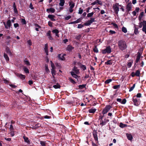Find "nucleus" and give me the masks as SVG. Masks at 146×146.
<instances>
[{
	"label": "nucleus",
	"instance_id": "obj_1",
	"mask_svg": "<svg viewBox=\"0 0 146 146\" xmlns=\"http://www.w3.org/2000/svg\"><path fill=\"white\" fill-rule=\"evenodd\" d=\"M118 46L119 48L123 51L125 50L127 48V45L126 42L123 40H121L118 41Z\"/></svg>",
	"mask_w": 146,
	"mask_h": 146
},
{
	"label": "nucleus",
	"instance_id": "obj_2",
	"mask_svg": "<svg viewBox=\"0 0 146 146\" xmlns=\"http://www.w3.org/2000/svg\"><path fill=\"white\" fill-rule=\"evenodd\" d=\"M112 108V106L110 105H106L102 111L103 114L105 115Z\"/></svg>",
	"mask_w": 146,
	"mask_h": 146
},
{
	"label": "nucleus",
	"instance_id": "obj_3",
	"mask_svg": "<svg viewBox=\"0 0 146 146\" xmlns=\"http://www.w3.org/2000/svg\"><path fill=\"white\" fill-rule=\"evenodd\" d=\"M139 100H138L137 98L135 96H134L132 98V101L134 105L136 106H138L140 104V103L139 102Z\"/></svg>",
	"mask_w": 146,
	"mask_h": 146
},
{
	"label": "nucleus",
	"instance_id": "obj_4",
	"mask_svg": "<svg viewBox=\"0 0 146 146\" xmlns=\"http://www.w3.org/2000/svg\"><path fill=\"white\" fill-rule=\"evenodd\" d=\"M111 47L110 46H107L105 49L102 50V53L104 54L106 53L110 54L111 53Z\"/></svg>",
	"mask_w": 146,
	"mask_h": 146
},
{
	"label": "nucleus",
	"instance_id": "obj_5",
	"mask_svg": "<svg viewBox=\"0 0 146 146\" xmlns=\"http://www.w3.org/2000/svg\"><path fill=\"white\" fill-rule=\"evenodd\" d=\"M3 24L5 28L6 29H10V27L12 25L11 23V21L10 20H9L7 21L6 25L5 22L3 23Z\"/></svg>",
	"mask_w": 146,
	"mask_h": 146
},
{
	"label": "nucleus",
	"instance_id": "obj_6",
	"mask_svg": "<svg viewBox=\"0 0 146 146\" xmlns=\"http://www.w3.org/2000/svg\"><path fill=\"white\" fill-rule=\"evenodd\" d=\"M93 135L94 138L96 141V143L98 142V135L97 132L96 131H93Z\"/></svg>",
	"mask_w": 146,
	"mask_h": 146
},
{
	"label": "nucleus",
	"instance_id": "obj_7",
	"mask_svg": "<svg viewBox=\"0 0 146 146\" xmlns=\"http://www.w3.org/2000/svg\"><path fill=\"white\" fill-rule=\"evenodd\" d=\"M46 36L48 37V38L50 40H53V38L52 37L51 34V32L50 30L48 31L46 34Z\"/></svg>",
	"mask_w": 146,
	"mask_h": 146
},
{
	"label": "nucleus",
	"instance_id": "obj_8",
	"mask_svg": "<svg viewBox=\"0 0 146 146\" xmlns=\"http://www.w3.org/2000/svg\"><path fill=\"white\" fill-rule=\"evenodd\" d=\"M114 12L116 14H117L119 11V8L116 5H115L113 6Z\"/></svg>",
	"mask_w": 146,
	"mask_h": 146
},
{
	"label": "nucleus",
	"instance_id": "obj_9",
	"mask_svg": "<svg viewBox=\"0 0 146 146\" xmlns=\"http://www.w3.org/2000/svg\"><path fill=\"white\" fill-rule=\"evenodd\" d=\"M98 4L102 5V2L101 1H99V0H96L95 1L92 3V5H93Z\"/></svg>",
	"mask_w": 146,
	"mask_h": 146
},
{
	"label": "nucleus",
	"instance_id": "obj_10",
	"mask_svg": "<svg viewBox=\"0 0 146 146\" xmlns=\"http://www.w3.org/2000/svg\"><path fill=\"white\" fill-rule=\"evenodd\" d=\"M131 3V2L129 3L126 6V9L128 11H129L131 10L132 8Z\"/></svg>",
	"mask_w": 146,
	"mask_h": 146
},
{
	"label": "nucleus",
	"instance_id": "obj_11",
	"mask_svg": "<svg viewBox=\"0 0 146 146\" xmlns=\"http://www.w3.org/2000/svg\"><path fill=\"white\" fill-rule=\"evenodd\" d=\"M55 16L52 15H48V17L52 21H55L56 20L54 19Z\"/></svg>",
	"mask_w": 146,
	"mask_h": 146
},
{
	"label": "nucleus",
	"instance_id": "obj_12",
	"mask_svg": "<svg viewBox=\"0 0 146 146\" xmlns=\"http://www.w3.org/2000/svg\"><path fill=\"white\" fill-rule=\"evenodd\" d=\"M52 32L53 33L55 34L56 36L58 37H59V36L58 34L59 31L57 29H54L52 31Z\"/></svg>",
	"mask_w": 146,
	"mask_h": 146
},
{
	"label": "nucleus",
	"instance_id": "obj_13",
	"mask_svg": "<svg viewBox=\"0 0 146 146\" xmlns=\"http://www.w3.org/2000/svg\"><path fill=\"white\" fill-rule=\"evenodd\" d=\"M109 121L108 119L106 120V121H103V120L100 121V125L102 126H103L106 124V123Z\"/></svg>",
	"mask_w": 146,
	"mask_h": 146
},
{
	"label": "nucleus",
	"instance_id": "obj_14",
	"mask_svg": "<svg viewBox=\"0 0 146 146\" xmlns=\"http://www.w3.org/2000/svg\"><path fill=\"white\" fill-rule=\"evenodd\" d=\"M17 76L22 80H24L26 77V76L25 75H23L21 74H17Z\"/></svg>",
	"mask_w": 146,
	"mask_h": 146
},
{
	"label": "nucleus",
	"instance_id": "obj_15",
	"mask_svg": "<svg viewBox=\"0 0 146 146\" xmlns=\"http://www.w3.org/2000/svg\"><path fill=\"white\" fill-rule=\"evenodd\" d=\"M55 9L52 7H50L49 9H46V11L48 13H49V12H50L51 13H53L55 12Z\"/></svg>",
	"mask_w": 146,
	"mask_h": 146
},
{
	"label": "nucleus",
	"instance_id": "obj_16",
	"mask_svg": "<svg viewBox=\"0 0 146 146\" xmlns=\"http://www.w3.org/2000/svg\"><path fill=\"white\" fill-rule=\"evenodd\" d=\"M23 137L24 140L25 142H26L29 144H30V142L29 139V138L28 137H26L25 136H24Z\"/></svg>",
	"mask_w": 146,
	"mask_h": 146
},
{
	"label": "nucleus",
	"instance_id": "obj_17",
	"mask_svg": "<svg viewBox=\"0 0 146 146\" xmlns=\"http://www.w3.org/2000/svg\"><path fill=\"white\" fill-rule=\"evenodd\" d=\"M81 19H80V18H79L78 19H77L76 21H72V22H71L70 23H69V24H76L78 23L79 22H80L81 21Z\"/></svg>",
	"mask_w": 146,
	"mask_h": 146
},
{
	"label": "nucleus",
	"instance_id": "obj_18",
	"mask_svg": "<svg viewBox=\"0 0 146 146\" xmlns=\"http://www.w3.org/2000/svg\"><path fill=\"white\" fill-rule=\"evenodd\" d=\"M126 136L127 138L129 140L131 141L133 139V137L132 135L128 133H126Z\"/></svg>",
	"mask_w": 146,
	"mask_h": 146
},
{
	"label": "nucleus",
	"instance_id": "obj_19",
	"mask_svg": "<svg viewBox=\"0 0 146 146\" xmlns=\"http://www.w3.org/2000/svg\"><path fill=\"white\" fill-rule=\"evenodd\" d=\"M6 51L8 54H9V55H12V53L9 48L8 46H7L6 48Z\"/></svg>",
	"mask_w": 146,
	"mask_h": 146
},
{
	"label": "nucleus",
	"instance_id": "obj_20",
	"mask_svg": "<svg viewBox=\"0 0 146 146\" xmlns=\"http://www.w3.org/2000/svg\"><path fill=\"white\" fill-rule=\"evenodd\" d=\"M66 55L65 54H64L63 55H61V54H59L58 56V58L60 60H64L65 59V58L64 57V56Z\"/></svg>",
	"mask_w": 146,
	"mask_h": 146
},
{
	"label": "nucleus",
	"instance_id": "obj_21",
	"mask_svg": "<svg viewBox=\"0 0 146 146\" xmlns=\"http://www.w3.org/2000/svg\"><path fill=\"white\" fill-rule=\"evenodd\" d=\"M69 5L70 6V9H73L75 3L72 1L69 2Z\"/></svg>",
	"mask_w": 146,
	"mask_h": 146
},
{
	"label": "nucleus",
	"instance_id": "obj_22",
	"mask_svg": "<svg viewBox=\"0 0 146 146\" xmlns=\"http://www.w3.org/2000/svg\"><path fill=\"white\" fill-rule=\"evenodd\" d=\"M144 12H142L140 13L138 17V19L139 21H141L142 18L143 16Z\"/></svg>",
	"mask_w": 146,
	"mask_h": 146
},
{
	"label": "nucleus",
	"instance_id": "obj_23",
	"mask_svg": "<svg viewBox=\"0 0 146 146\" xmlns=\"http://www.w3.org/2000/svg\"><path fill=\"white\" fill-rule=\"evenodd\" d=\"M91 23V18H90V20H88L87 22L84 23V25L85 26H89L90 25Z\"/></svg>",
	"mask_w": 146,
	"mask_h": 146
},
{
	"label": "nucleus",
	"instance_id": "obj_24",
	"mask_svg": "<svg viewBox=\"0 0 146 146\" xmlns=\"http://www.w3.org/2000/svg\"><path fill=\"white\" fill-rule=\"evenodd\" d=\"M60 1L59 5L61 7L63 6L65 2V0H60Z\"/></svg>",
	"mask_w": 146,
	"mask_h": 146
},
{
	"label": "nucleus",
	"instance_id": "obj_25",
	"mask_svg": "<svg viewBox=\"0 0 146 146\" xmlns=\"http://www.w3.org/2000/svg\"><path fill=\"white\" fill-rule=\"evenodd\" d=\"M23 69L25 73L27 74L29 73V70L25 66H24L23 67Z\"/></svg>",
	"mask_w": 146,
	"mask_h": 146
},
{
	"label": "nucleus",
	"instance_id": "obj_26",
	"mask_svg": "<svg viewBox=\"0 0 146 146\" xmlns=\"http://www.w3.org/2000/svg\"><path fill=\"white\" fill-rule=\"evenodd\" d=\"M53 87L55 89L60 88L61 87L60 85L58 83H56V85H53Z\"/></svg>",
	"mask_w": 146,
	"mask_h": 146
},
{
	"label": "nucleus",
	"instance_id": "obj_27",
	"mask_svg": "<svg viewBox=\"0 0 146 146\" xmlns=\"http://www.w3.org/2000/svg\"><path fill=\"white\" fill-rule=\"evenodd\" d=\"M74 47H72V46L68 45V46L67 48V50L68 51L70 52L73 49H74Z\"/></svg>",
	"mask_w": 146,
	"mask_h": 146
},
{
	"label": "nucleus",
	"instance_id": "obj_28",
	"mask_svg": "<svg viewBox=\"0 0 146 146\" xmlns=\"http://www.w3.org/2000/svg\"><path fill=\"white\" fill-rule=\"evenodd\" d=\"M97 45H95L94 46V47L93 48V50L94 52L96 53H98V48H97Z\"/></svg>",
	"mask_w": 146,
	"mask_h": 146
},
{
	"label": "nucleus",
	"instance_id": "obj_29",
	"mask_svg": "<svg viewBox=\"0 0 146 146\" xmlns=\"http://www.w3.org/2000/svg\"><path fill=\"white\" fill-rule=\"evenodd\" d=\"M80 68H81L82 70H84L86 69V66L80 64Z\"/></svg>",
	"mask_w": 146,
	"mask_h": 146
},
{
	"label": "nucleus",
	"instance_id": "obj_30",
	"mask_svg": "<svg viewBox=\"0 0 146 146\" xmlns=\"http://www.w3.org/2000/svg\"><path fill=\"white\" fill-rule=\"evenodd\" d=\"M127 124H123L122 123H120L119 124V126L120 127L123 128L127 127Z\"/></svg>",
	"mask_w": 146,
	"mask_h": 146
},
{
	"label": "nucleus",
	"instance_id": "obj_31",
	"mask_svg": "<svg viewBox=\"0 0 146 146\" xmlns=\"http://www.w3.org/2000/svg\"><path fill=\"white\" fill-rule=\"evenodd\" d=\"M86 86L85 84L80 85L78 86V88L80 89H82L84 88Z\"/></svg>",
	"mask_w": 146,
	"mask_h": 146
},
{
	"label": "nucleus",
	"instance_id": "obj_32",
	"mask_svg": "<svg viewBox=\"0 0 146 146\" xmlns=\"http://www.w3.org/2000/svg\"><path fill=\"white\" fill-rule=\"evenodd\" d=\"M82 37V35H79L78 36H76L75 37V39L77 40H80V38Z\"/></svg>",
	"mask_w": 146,
	"mask_h": 146
},
{
	"label": "nucleus",
	"instance_id": "obj_33",
	"mask_svg": "<svg viewBox=\"0 0 146 146\" xmlns=\"http://www.w3.org/2000/svg\"><path fill=\"white\" fill-rule=\"evenodd\" d=\"M73 70L75 72L76 74H78L79 72V70L77 68L74 66L73 69Z\"/></svg>",
	"mask_w": 146,
	"mask_h": 146
},
{
	"label": "nucleus",
	"instance_id": "obj_34",
	"mask_svg": "<svg viewBox=\"0 0 146 146\" xmlns=\"http://www.w3.org/2000/svg\"><path fill=\"white\" fill-rule=\"evenodd\" d=\"M4 56L7 61H9V58L7 54L4 53Z\"/></svg>",
	"mask_w": 146,
	"mask_h": 146
},
{
	"label": "nucleus",
	"instance_id": "obj_35",
	"mask_svg": "<svg viewBox=\"0 0 146 146\" xmlns=\"http://www.w3.org/2000/svg\"><path fill=\"white\" fill-rule=\"evenodd\" d=\"M135 73V75H136V76H139L140 74V71L139 70H137L136 71Z\"/></svg>",
	"mask_w": 146,
	"mask_h": 146
},
{
	"label": "nucleus",
	"instance_id": "obj_36",
	"mask_svg": "<svg viewBox=\"0 0 146 146\" xmlns=\"http://www.w3.org/2000/svg\"><path fill=\"white\" fill-rule=\"evenodd\" d=\"M20 20L21 23L23 25L26 24V21L25 19H21Z\"/></svg>",
	"mask_w": 146,
	"mask_h": 146
},
{
	"label": "nucleus",
	"instance_id": "obj_37",
	"mask_svg": "<svg viewBox=\"0 0 146 146\" xmlns=\"http://www.w3.org/2000/svg\"><path fill=\"white\" fill-rule=\"evenodd\" d=\"M139 33V32L138 30V28L135 27L134 30V33L135 34L137 35Z\"/></svg>",
	"mask_w": 146,
	"mask_h": 146
},
{
	"label": "nucleus",
	"instance_id": "obj_38",
	"mask_svg": "<svg viewBox=\"0 0 146 146\" xmlns=\"http://www.w3.org/2000/svg\"><path fill=\"white\" fill-rule=\"evenodd\" d=\"M143 27L142 29H144L146 28V21H143Z\"/></svg>",
	"mask_w": 146,
	"mask_h": 146
},
{
	"label": "nucleus",
	"instance_id": "obj_39",
	"mask_svg": "<svg viewBox=\"0 0 146 146\" xmlns=\"http://www.w3.org/2000/svg\"><path fill=\"white\" fill-rule=\"evenodd\" d=\"M111 61H112L111 60H109L106 62L105 64L107 65H111L112 64V62H111Z\"/></svg>",
	"mask_w": 146,
	"mask_h": 146
},
{
	"label": "nucleus",
	"instance_id": "obj_40",
	"mask_svg": "<svg viewBox=\"0 0 146 146\" xmlns=\"http://www.w3.org/2000/svg\"><path fill=\"white\" fill-rule=\"evenodd\" d=\"M122 31L125 33H126L127 32V30L126 28L124 27H122Z\"/></svg>",
	"mask_w": 146,
	"mask_h": 146
},
{
	"label": "nucleus",
	"instance_id": "obj_41",
	"mask_svg": "<svg viewBox=\"0 0 146 146\" xmlns=\"http://www.w3.org/2000/svg\"><path fill=\"white\" fill-rule=\"evenodd\" d=\"M40 144L42 146H46V141H40Z\"/></svg>",
	"mask_w": 146,
	"mask_h": 146
},
{
	"label": "nucleus",
	"instance_id": "obj_42",
	"mask_svg": "<svg viewBox=\"0 0 146 146\" xmlns=\"http://www.w3.org/2000/svg\"><path fill=\"white\" fill-rule=\"evenodd\" d=\"M40 126V125L39 123H37L35 125V126L33 127V129H35L39 127Z\"/></svg>",
	"mask_w": 146,
	"mask_h": 146
},
{
	"label": "nucleus",
	"instance_id": "obj_43",
	"mask_svg": "<svg viewBox=\"0 0 146 146\" xmlns=\"http://www.w3.org/2000/svg\"><path fill=\"white\" fill-rule=\"evenodd\" d=\"M48 44H45V47H44V50L45 52L48 51Z\"/></svg>",
	"mask_w": 146,
	"mask_h": 146
},
{
	"label": "nucleus",
	"instance_id": "obj_44",
	"mask_svg": "<svg viewBox=\"0 0 146 146\" xmlns=\"http://www.w3.org/2000/svg\"><path fill=\"white\" fill-rule=\"evenodd\" d=\"M142 53V52H140V50H139V52L137 53V56L139 57H141V56Z\"/></svg>",
	"mask_w": 146,
	"mask_h": 146
},
{
	"label": "nucleus",
	"instance_id": "obj_45",
	"mask_svg": "<svg viewBox=\"0 0 146 146\" xmlns=\"http://www.w3.org/2000/svg\"><path fill=\"white\" fill-rule=\"evenodd\" d=\"M24 62L27 66H29L31 65V64L28 60H24Z\"/></svg>",
	"mask_w": 146,
	"mask_h": 146
},
{
	"label": "nucleus",
	"instance_id": "obj_46",
	"mask_svg": "<svg viewBox=\"0 0 146 146\" xmlns=\"http://www.w3.org/2000/svg\"><path fill=\"white\" fill-rule=\"evenodd\" d=\"M111 79H108L106 80L105 82V84H108L110 82H111L112 81Z\"/></svg>",
	"mask_w": 146,
	"mask_h": 146
},
{
	"label": "nucleus",
	"instance_id": "obj_47",
	"mask_svg": "<svg viewBox=\"0 0 146 146\" xmlns=\"http://www.w3.org/2000/svg\"><path fill=\"white\" fill-rule=\"evenodd\" d=\"M51 73L53 76L55 75L56 74V71L55 70V69H51Z\"/></svg>",
	"mask_w": 146,
	"mask_h": 146
},
{
	"label": "nucleus",
	"instance_id": "obj_48",
	"mask_svg": "<svg viewBox=\"0 0 146 146\" xmlns=\"http://www.w3.org/2000/svg\"><path fill=\"white\" fill-rule=\"evenodd\" d=\"M135 84H133V86L131 87L129 90V92H130L132 91L134 88H135Z\"/></svg>",
	"mask_w": 146,
	"mask_h": 146
},
{
	"label": "nucleus",
	"instance_id": "obj_49",
	"mask_svg": "<svg viewBox=\"0 0 146 146\" xmlns=\"http://www.w3.org/2000/svg\"><path fill=\"white\" fill-rule=\"evenodd\" d=\"M120 87V85H117L113 86V87L114 89H116L118 88H119Z\"/></svg>",
	"mask_w": 146,
	"mask_h": 146
},
{
	"label": "nucleus",
	"instance_id": "obj_50",
	"mask_svg": "<svg viewBox=\"0 0 146 146\" xmlns=\"http://www.w3.org/2000/svg\"><path fill=\"white\" fill-rule=\"evenodd\" d=\"M140 58L139 57L137 56V58L136 59V60L135 61V65L136 64V63H137L139 61V60L140 59Z\"/></svg>",
	"mask_w": 146,
	"mask_h": 146
},
{
	"label": "nucleus",
	"instance_id": "obj_51",
	"mask_svg": "<svg viewBox=\"0 0 146 146\" xmlns=\"http://www.w3.org/2000/svg\"><path fill=\"white\" fill-rule=\"evenodd\" d=\"M104 115H103H103H101L99 117V119L100 120V121L103 120V117H104Z\"/></svg>",
	"mask_w": 146,
	"mask_h": 146
},
{
	"label": "nucleus",
	"instance_id": "obj_52",
	"mask_svg": "<svg viewBox=\"0 0 146 146\" xmlns=\"http://www.w3.org/2000/svg\"><path fill=\"white\" fill-rule=\"evenodd\" d=\"M71 18V16L69 15L65 18V20H68Z\"/></svg>",
	"mask_w": 146,
	"mask_h": 146
},
{
	"label": "nucleus",
	"instance_id": "obj_53",
	"mask_svg": "<svg viewBox=\"0 0 146 146\" xmlns=\"http://www.w3.org/2000/svg\"><path fill=\"white\" fill-rule=\"evenodd\" d=\"M51 66L52 67V69H55V67L52 61H51Z\"/></svg>",
	"mask_w": 146,
	"mask_h": 146
},
{
	"label": "nucleus",
	"instance_id": "obj_54",
	"mask_svg": "<svg viewBox=\"0 0 146 146\" xmlns=\"http://www.w3.org/2000/svg\"><path fill=\"white\" fill-rule=\"evenodd\" d=\"M126 102V100L125 98L123 99L122 101H121V103L123 104H125Z\"/></svg>",
	"mask_w": 146,
	"mask_h": 146
},
{
	"label": "nucleus",
	"instance_id": "obj_55",
	"mask_svg": "<svg viewBox=\"0 0 146 146\" xmlns=\"http://www.w3.org/2000/svg\"><path fill=\"white\" fill-rule=\"evenodd\" d=\"M84 25H82L81 24H78V26L77 28L78 29L82 28V27L84 26Z\"/></svg>",
	"mask_w": 146,
	"mask_h": 146
},
{
	"label": "nucleus",
	"instance_id": "obj_56",
	"mask_svg": "<svg viewBox=\"0 0 146 146\" xmlns=\"http://www.w3.org/2000/svg\"><path fill=\"white\" fill-rule=\"evenodd\" d=\"M45 70L46 72H48L49 71V70L48 68V66L46 64H45Z\"/></svg>",
	"mask_w": 146,
	"mask_h": 146
},
{
	"label": "nucleus",
	"instance_id": "obj_57",
	"mask_svg": "<svg viewBox=\"0 0 146 146\" xmlns=\"http://www.w3.org/2000/svg\"><path fill=\"white\" fill-rule=\"evenodd\" d=\"M52 24L53 23L50 21H49L48 22V25L50 27H52Z\"/></svg>",
	"mask_w": 146,
	"mask_h": 146
},
{
	"label": "nucleus",
	"instance_id": "obj_58",
	"mask_svg": "<svg viewBox=\"0 0 146 146\" xmlns=\"http://www.w3.org/2000/svg\"><path fill=\"white\" fill-rule=\"evenodd\" d=\"M139 23V28H141L142 27V25H143V21L141 22V21Z\"/></svg>",
	"mask_w": 146,
	"mask_h": 146
},
{
	"label": "nucleus",
	"instance_id": "obj_59",
	"mask_svg": "<svg viewBox=\"0 0 146 146\" xmlns=\"http://www.w3.org/2000/svg\"><path fill=\"white\" fill-rule=\"evenodd\" d=\"M70 81L73 84H74L76 83V82L72 78H70Z\"/></svg>",
	"mask_w": 146,
	"mask_h": 146
},
{
	"label": "nucleus",
	"instance_id": "obj_60",
	"mask_svg": "<svg viewBox=\"0 0 146 146\" xmlns=\"http://www.w3.org/2000/svg\"><path fill=\"white\" fill-rule=\"evenodd\" d=\"M136 96V97L138 98H140L141 97V94L140 93H138L136 96Z\"/></svg>",
	"mask_w": 146,
	"mask_h": 146
},
{
	"label": "nucleus",
	"instance_id": "obj_61",
	"mask_svg": "<svg viewBox=\"0 0 146 146\" xmlns=\"http://www.w3.org/2000/svg\"><path fill=\"white\" fill-rule=\"evenodd\" d=\"M132 63L131 62H129L128 63L127 65V66L128 67V68H129L131 67L132 64Z\"/></svg>",
	"mask_w": 146,
	"mask_h": 146
},
{
	"label": "nucleus",
	"instance_id": "obj_62",
	"mask_svg": "<svg viewBox=\"0 0 146 146\" xmlns=\"http://www.w3.org/2000/svg\"><path fill=\"white\" fill-rule=\"evenodd\" d=\"M83 11V10L81 8H80L79 10L78 13L80 14H81L82 13Z\"/></svg>",
	"mask_w": 146,
	"mask_h": 146
},
{
	"label": "nucleus",
	"instance_id": "obj_63",
	"mask_svg": "<svg viewBox=\"0 0 146 146\" xmlns=\"http://www.w3.org/2000/svg\"><path fill=\"white\" fill-rule=\"evenodd\" d=\"M43 117L45 119H50L51 118V117L50 116L47 115L44 116Z\"/></svg>",
	"mask_w": 146,
	"mask_h": 146
},
{
	"label": "nucleus",
	"instance_id": "obj_64",
	"mask_svg": "<svg viewBox=\"0 0 146 146\" xmlns=\"http://www.w3.org/2000/svg\"><path fill=\"white\" fill-rule=\"evenodd\" d=\"M14 26L15 28L19 27V25L18 23H14Z\"/></svg>",
	"mask_w": 146,
	"mask_h": 146
}]
</instances>
